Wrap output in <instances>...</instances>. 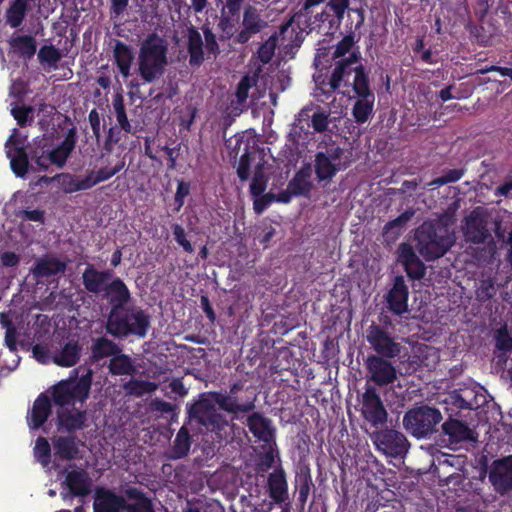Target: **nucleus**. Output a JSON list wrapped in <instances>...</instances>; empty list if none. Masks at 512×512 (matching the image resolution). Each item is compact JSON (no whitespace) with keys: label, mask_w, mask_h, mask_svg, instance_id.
Returning <instances> with one entry per match:
<instances>
[{"label":"nucleus","mask_w":512,"mask_h":512,"mask_svg":"<svg viewBox=\"0 0 512 512\" xmlns=\"http://www.w3.org/2000/svg\"><path fill=\"white\" fill-rule=\"evenodd\" d=\"M357 101L353 105L352 115L355 121L359 124H363L372 115L375 96L370 97H356Z\"/></svg>","instance_id":"45"},{"label":"nucleus","mask_w":512,"mask_h":512,"mask_svg":"<svg viewBox=\"0 0 512 512\" xmlns=\"http://www.w3.org/2000/svg\"><path fill=\"white\" fill-rule=\"evenodd\" d=\"M333 13L325 6L321 13L316 14L313 18H309L307 28L309 32L317 31L319 33L333 34L340 25H332Z\"/></svg>","instance_id":"36"},{"label":"nucleus","mask_w":512,"mask_h":512,"mask_svg":"<svg viewBox=\"0 0 512 512\" xmlns=\"http://www.w3.org/2000/svg\"><path fill=\"white\" fill-rule=\"evenodd\" d=\"M174 240L177 242L179 246L183 248V250L187 253H193L194 248L191 242L186 237V232L184 228L179 224H174L172 227Z\"/></svg>","instance_id":"64"},{"label":"nucleus","mask_w":512,"mask_h":512,"mask_svg":"<svg viewBox=\"0 0 512 512\" xmlns=\"http://www.w3.org/2000/svg\"><path fill=\"white\" fill-rule=\"evenodd\" d=\"M202 31H203V34H204L205 48H206L207 52L209 54L217 56L220 53V48H219V45L217 43V38H216L215 33L207 25H204L202 27Z\"/></svg>","instance_id":"63"},{"label":"nucleus","mask_w":512,"mask_h":512,"mask_svg":"<svg viewBox=\"0 0 512 512\" xmlns=\"http://www.w3.org/2000/svg\"><path fill=\"white\" fill-rule=\"evenodd\" d=\"M113 108L115 111L116 119L123 131L126 133L132 132V126L128 120L123 96L117 94L113 99Z\"/></svg>","instance_id":"50"},{"label":"nucleus","mask_w":512,"mask_h":512,"mask_svg":"<svg viewBox=\"0 0 512 512\" xmlns=\"http://www.w3.org/2000/svg\"><path fill=\"white\" fill-rule=\"evenodd\" d=\"M355 45V35L353 32L349 33L348 35L344 36L335 46V49L333 51L332 58L333 59H344L347 58L346 54L349 53V55L352 53V51H355L353 49V46ZM358 48H356L357 50Z\"/></svg>","instance_id":"53"},{"label":"nucleus","mask_w":512,"mask_h":512,"mask_svg":"<svg viewBox=\"0 0 512 512\" xmlns=\"http://www.w3.org/2000/svg\"><path fill=\"white\" fill-rule=\"evenodd\" d=\"M187 51L189 54V64L192 67H199L204 62L203 39L199 31L191 27L187 34Z\"/></svg>","instance_id":"32"},{"label":"nucleus","mask_w":512,"mask_h":512,"mask_svg":"<svg viewBox=\"0 0 512 512\" xmlns=\"http://www.w3.org/2000/svg\"><path fill=\"white\" fill-rule=\"evenodd\" d=\"M61 190L66 194H72L79 191L89 190V185L85 177H80L71 173H60L55 176Z\"/></svg>","instance_id":"39"},{"label":"nucleus","mask_w":512,"mask_h":512,"mask_svg":"<svg viewBox=\"0 0 512 512\" xmlns=\"http://www.w3.org/2000/svg\"><path fill=\"white\" fill-rule=\"evenodd\" d=\"M250 148V144L246 142L237 167V175L242 182L248 180L250 177Z\"/></svg>","instance_id":"56"},{"label":"nucleus","mask_w":512,"mask_h":512,"mask_svg":"<svg viewBox=\"0 0 512 512\" xmlns=\"http://www.w3.org/2000/svg\"><path fill=\"white\" fill-rule=\"evenodd\" d=\"M168 64V43L155 32L141 42L138 53L137 73L144 83L160 79Z\"/></svg>","instance_id":"6"},{"label":"nucleus","mask_w":512,"mask_h":512,"mask_svg":"<svg viewBox=\"0 0 512 512\" xmlns=\"http://www.w3.org/2000/svg\"><path fill=\"white\" fill-rule=\"evenodd\" d=\"M92 371L87 370L80 378L61 380L52 386L51 401L60 409L84 403L89 398L92 385Z\"/></svg>","instance_id":"8"},{"label":"nucleus","mask_w":512,"mask_h":512,"mask_svg":"<svg viewBox=\"0 0 512 512\" xmlns=\"http://www.w3.org/2000/svg\"><path fill=\"white\" fill-rule=\"evenodd\" d=\"M76 145V131L70 129L64 140L55 148L49 146L50 162L53 165L62 168L66 164Z\"/></svg>","instance_id":"27"},{"label":"nucleus","mask_w":512,"mask_h":512,"mask_svg":"<svg viewBox=\"0 0 512 512\" xmlns=\"http://www.w3.org/2000/svg\"><path fill=\"white\" fill-rule=\"evenodd\" d=\"M413 214V211H405L395 219L387 222L383 228V234L391 239L397 238Z\"/></svg>","instance_id":"47"},{"label":"nucleus","mask_w":512,"mask_h":512,"mask_svg":"<svg viewBox=\"0 0 512 512\" xmlns=\"http://www.w3.org/2000/svg\"><path fill=\"white\" fill-rule=\"evenodd\" d=\"M125 167V159L119 160L112 168L102 167L98 171L88 170L86 173V179L91 189L95 185L107 181L114 175L119 173Z\"/></svg>","instance_id":"42"},{"label":"nucleus","mask_w":512,"mask_h":512,"mask_svg":"<svg viewBox=\"0 0 512 512\" xmlns=\"http://www.w3.org/2000/svg\"><path fill=\"white\" fill-rule=\"evenodd\" d=\"M257 394L244 382L236 381L226 391L203 392L198 399L186 405L188 418L207 432L213 433L217 439H223L227 433L229 422L220 410L238 418L240 414H249L256 408Z\"/></svg>","instance_id":"1"},{"label":"nucleus","mask_w":512,"mask_h":512,"mask_svg":"<svg viewBox=\"0 0 512 512\" xmlns=\"http://www.w3.org/2000/svg\"><path fill=\"white\" fill-rule=\"evenodd\" d=\"M93 482L88 472L84 469H72L67 471L61 487L70 489L72 496L85 498L92 492Z\"/></svg>","instance_id":"20"},{"label":"nucleus","mask_w":512,"mask_h":512,"mask_svg":"<svg viewBox=\"0 0 512 512\" xmlns=\"http://www.w3.org/2000/svg\"><path fill=\"white\" fill-rule=\"evenodd\" d=\"M131 503L125 502L124 510L127 512H155L152 500L137 487H128L124 491Z\"/></svg>","instance_id":"31"},{"label":"nucleus","mask_w":512,"mask_h":512,"mask_svg":"<svg viewBox=\"0 0 512 512\" xmlns=\"http://www.w3.org/2000/svg\"><path fill=\"white\" fill-rule=\"evenodd\" d=\"M475 400L476 396L473 391L465 390L460 392L455 390L450 393L444 401L446 404V413L447 415L450 413H457V417H461V412L463 410H473L479 406Z\"/></svg>","instance_id":"25"},{"label":"nucleus","mask_w":512,"mask_h":512,"mask_svg":"<svg viewBox=\"0 0 512 512\" xmlns=\"http://www.w3.org/2000/svg\"><path fill=\"white\" fill-rule=\"evenodd\" d=\"M34 108L32 106H15L11 109V114L21 127L30 124L33 121Z\"/></svg>","instance_id":"59"},{"label":"nucleus","mask_w":512,"mask_h":512,"mask_svg":"<svg viewBox=\"0 0 512 512\" xmlns=\"http://www.w3.org/2000/svg\"><path fill=\"white\" fill-rule=\"evenodd\" d=\"M61 57V53L53 45H44L38 52V59L42 64L47 63L49 65H55L60 61Z\"/></svg>","instance_id":"58"},{"label":"nucleus","mask_w":512,"mask_h":512,"mask_svg":"<svg viewBox=\"0 0 512 512\" xmlns=\"http://www.w3.org/2000/svg\"><path fill=\"white\" fill-rule=\"evenodd\" d=\"M442 433L448 437L451 445L473 440V431L468 424L457 417V413H450L442 424Z\"/></svg>","instance_id":"21"},{"label":"nucleus","mask_w":512,"mask_h":512,"mask_svg":"<svg viewBox=\"0 0 512 512\" xmlns=\"http://www.w3.org/2000/svg\"><path fill=\"white\" fill-rule=\"evenodd\" d=\"M66 263L55 257H44L36 261L32 273L37 278H47L64 273Z\"/></svg>","instance_id":"34"},{"label":"nucleus","mask_w":512,"mask_h":512,"mask_svg":"<svg viewBox=\"0 0 512 512\" xmlns=\"http://www.w3.org/2000/svg\"><path fill=\"white\" fill-rule=\"evenodd\" d=\"M443 416L439 409L429 405L410 408L403 416L405 430L417 439L430 438L436 433Z\"/></svg>","instance_id":"9"},{"label":"nucleus","mask_w":512,"mask_h":512,"mask_svg":"<svg viewBox=\"0 0 512 512\" xmlns=\"http://www.w3.org/2000/svg\"><path fill=\"white\" fill-rule=\"evenodd\" d=\"M326 7L333 12L332 25H340L349 7V0H329Z\"/></svg>","instance_id":"57"},{"label":"nucleus","mask_w":512,"mask_h":512,"mask_svg":"<svg viewBox=\"0 0 512 512\" xmlns=\"http://www.w3.org/2000/svg\"><path fill=\"white\" fill-rule=\"evenodd\" d=\"M414 238L416 250L428 262L443 257L455 243L454 233L440 220L424 221Z\"/></svg>","instance_id":"4"},{"label":"nucleus","mask_w":512,"mask_h":512,"mask_svg":"<svg viewBox=\"0 0 512 512\" xmlns=\"http://www.w3.org/2000/svg\"><path fill=\"white\" fill-rule=\"evenodd\" d=\"M288 188L292 189L294 196L308 197L313 188V184L311 181H305L293 176V178L288 182Z\"/></svg>","instance_id":"60"},{"label":"nucleus","mask_w":512,"mask_h":512,"mask_svg":"<svg viewBox=\"0 0 512 512\" xmlns=\"http://www.w3.org/2000/svg\"><path fill=\"white\" fill-rule=\"evenodd\" d=\"M268 183V177L265 175L262 165H257L251 184H250V194L252 196H261L266 188Z\"/></svg>","instance_id":"54"},{"label":"nucleus","mask_w":512,"mask_h":512,"mask_svg":"<svg viewBox=\"0 0 512 512\" xmlns=\"http://www.w3.org/2000/svg\"><path fill=\"white\" fill-rule=\"evenodd\" d=\"M465 236L471 243L483 244L490 234L484 221L470 216L467 219Z\"/></svg>","instance_id":"44"},{"label":"nucleus","mask_w":512,"mask_h":512,"mask_svg":"<svg viewBox=\"0 0 512 512\" xmlns=\"http://www.w3.org/2000/svg\"><path fill=\"white\" fill-rule=\"evenodd\" d=\"M17 130L9 136L5 143L6 154L10 160L12 172L20 178L26 176L31 170L30 144H25V139L16 136Z\"/></svg>","instance_id":"12"},{"label":"nucleus","mask_w":512,"mask_h":512,"mask_svg":"<svg viewBox=\"0 0 512 512\" xmlns=\"http://www.w3.org/2000/svg\"><path fill=\"white\" fill-rule=\"evenodd\" d=\"M31 171H47L50 162L49 144L46 139H40L30 144Z\"/></svg>","instance_id":"29"},{"label":"nucleus","mask_w":512,"mask_h":512,"mask_svg":"<svg viewBox=\"0 0 512 512\" xmlns=\"http://www.w3.org/2000/svg\"><path fill=\"white\" fill-rule=\"evenodd\" d=\"M315 83L327 97L341 87L351 88L354 98L375 96L371 88L369 71L361 63L359 49L352 51L347 58L335 61L328 80L318 76Z\"/></svg>","instance_id":"2"},{"label":"nucleus","mask_w":512,"mask_h":512,"mask_svg":"<svg viewBox=\"0 0 512 512\" xmlns=\"http://www.w3.org/2000/svg\"><path fill=\"white\" fill-rule=\"evenodd\" d=\"M150 326L149 316L140 308L123 307L109 311L106 321V332L113 337L135 335L145 337Z\"/></svg>","instance_id":"7"},{"label":"nucleus","mask_w":512,"mask_h":512,"mask_svg":"<svg viewBox=\"0 0 512 512\" xmlns=\"http://www.w3.org/2000/svg\"><path fill=\"white\" fill-rule=\"evenodd\" d=\"M397 260L411 280H421L426 274V266L409 243H401L397 250Z\"/></svg>","instance_id":"18"},{"label":"nucleus","mask_w":512,"mask_h":512,"mask_svg":"<svg viewBox=\"0 0 512 512\" xmlns=\"http://www.w3.org/2000/svg\"><path fill=\"white\" fill-rule=\"evenodd\" d=\"M366 340L376 356L391 359L399 356L401 352V345L381 325L372 323L367 329Z\"/></svg>","instance_id":"14"},{"label":"nucleus","mask_w":512,"mask_h":512,"mask_svg":"<svg viewBox=\"0 0 512 512\" xmlns=\"http://www.w3.org/2000/svg\"><path fill=\"white\" fill-rule=\"evenodd\" d=\"M361 415L363 419L374 428H380L386 425L388 412L376 389L369 386L362 394Z\"/></svg>","instance_id":"13"},{"label":"nucleus","mask_w":512,"mask_h":512,"mask_svg":"<svg viewBox=\"0 0 512 512\" xmlns=\"http://www.w3.org/2000/svg\"><path fill=\"white\" fill-rule=\"evenodd\" d=\"M409 288L405 282L404 276L397 275L394 278L392 287L385 295L387 308L397 316L408 312Z\"/></svg>","instance_id":"17"},{"label":"nucleus","mask_w":512,"mask_h":512,"mask_svg":"<svg viewBox=\"0 0 512 512\" xmlns=\"http://www.w3.org/2000/svg\"><path fill=\"white\" fill-rule=\"evenodd\" d=\"M278 34L273 33L257 50L258 58L263 64L269 63L277 48Z\"/></svg>","instance_id":"52"},{"label":"nucleus","mask_w":512,"mask_h":512,"mask_svg":"<svg viewBox=\"0 0 512 512\" xmlns=\"http://www.w3.org/2000/svg\"><path fill=\"white\" fill-rule=\"evenodd\" d=\"M495 347L502 352L512 351V337L509 335L506 327H502L496 331Z\"/></svg>","instance_id":"62"},{"label":"nucleus","mask_w":512,"mask_h":512,"mask_svg":"<svg viewBox=\"0 0 512 512\" xmlns=\"http://www.w3.org/2000/svg\"><path fill=\"white\" fill-rule=\"evenodd\" d=\"M90 350V360L93 363H97L106 357H112L114 354L121 352V348L114 341L105 336L94 338Z\"/></svg>","instance_id":"33"},{"label":"nucleus","mask_w":512,"mask_h":512,"mask_svg":"<svg viewBox=\"0 0 512 512\" xmlns=\"http://www.w3.org/2000/svg\"><path fill=\"white\" fill-rule=\"evenodd\" d=\"M108 370L114 376L132 375L136 371L131 357L122 353V351L111 357Z\"/></svg>","instance_id":"40"},{"label":"nucleus","mask_w":512,"mask_h":512,"mask_svg":"<svg viewBox=\"0 0 512 512\" xmlns=\"http://www.w3.org/2000/svg\"><path fill=\"white\" fill-rule=\"evenodd\" d=\"M345 150L333 143L327 145L325 150L318 151L314 158V172L319 184L326 186L338 172L346 170L350 161L344 160Z\"/></svg>","instance_id":"10"},{"label":"nucleus","mask_w":512,"mask_h":512,"mask_svg":"<svg viewBox=\"0 0 512 512\" xmlns=\"http://www.w3.org/2000/svg\"><path fill=\"white\" fill-rule=\"evenodd\" d=\"M29 0H14L6 10V22L12 28H18L22 25L27 12L30 9Z\"/></svg>","instance_id":"43"},{"label":"nucleus","mask_w":512,"mask_h":512,"mask_svg":"<svg viewBox=\"0 0 512 512\" xmlns=\"http://www.w3.org/2000/svg\"><path fill=\"white\" fill-rule=\"evenodd\" d=\"M123 497L110 490H98L93 504L94 512H121L124 510Z\"/></svg>","instance_id":"28"},{"label":"nucleus","mask_w":512,"mask_h":512,"mask_svg":"<svg viewBox=\"0 0 512 512\" xmlns=\"http://www.w3.org/2000/svg\"><path fill=\"white\" fill-rule=\"evenodd\" d=\"M87 412L81 409L62 408L57 411V430L65 431L69 435L74 432L83 430L86 427Z\"/></svg>","instance_id":"22"},{"label":"nucleus","mask_w":512,"mask_h":512,"mask_svg":"<svg viewBox=\"0 0 512 512\" xmlns=\"http://www.w3.org/2000/svg\"><path fill=\"white\" fill-rule=\"evenodd\" d=\"M9 44L13 52L24 59H31L37 50L36 39L31 35L14 36Z\"/></svg>","instance_id":"38"},{"label":"nucleus","mask_w":512,"mask_h":512,"mask_svg":"<svg viewBox=\"0 0 512 512\" xmlns=\"http://www.w3.org/2000/svg\"><path fill=\"white\" fill-rule=\"evenodd\" d=\"M157 384L147 380L130 379L122 385L123 390L129 396L142 397L157 389Z\"/></svg>","instance_id":"46"},{"label":"nucleus","mask_w":512,"mask_h":512,"mask_svg":"<svg viewBox=\"0 0 512 512\" xmlns=\"http://www.w3.org/2000/svg\"><path fill=\"white\" fill-rule=\"evenodd\" d=\"M295 485L298 489V500L301 504H305L309 493L311 486L313 485L312 482V476H311V469L308 464L306 463H300L296 467L295 471Z\"/></svg>","instance_id":"35"},{"label":"nucleus","mask_w":512,"mask_h":512,"mask_svg":"<svg viewBox=\"0 0 512 512\" xmlns=\"http://www.w3.org/2000/svg\"><path fill=\"white\" fill-rule=\"evenodd\" d=\"M55 458L62 461L75 460L79 455V440L75 435L55 436L52 438Z\"/></svg>","instance_id":"26"},{"label":"nucleus","mask_w":512,"mask_h":512,"mask_svg":"<svg viewBox=\"0 0 512 512\" xmlns=\"http://www.w3.org/2000/svg\"><path fill=\"white\" fill-rule=\"evenodd\" d=\"M246 0H223L222 7L220 8V16L218 20L223 23L231 24L234 17L237 18L238 12L243 10Z\"/></svg>","instance_id":"48"},{"label":"nucleus","mask_w":512,"mask_h":512,"mask_svg":"<svg viewBox=\"0 0 512 512\" xmlns=\"http://www.w3.org/2000/svg\"><path fill=\"white\" fill-rule=\"evenodd\" d=\"M0 324L3 328H5V345L9 348L10 351L14 352L17 350V328L13 324V322L7 318L5 315H1Z\"/></svg>","instance_id":"55"},{"label":"nucleus","mask_w":512,"mask_h":512,"mask_svg":"<svg viewBox=\"0 0 512 512\" xmlns=\"http://www.w3.org/2000/svg\"><path fill=\"white\" fill-rule=\"evenodd\" d=\"M494 491L505 495L512 490V455L494 460L488 472Z\"/></svg>","instance_id":"15"},{"label":"nucleus","mask_w":512,"mask_h":512,"mask_svg":"<svg viewBox=\"0 0 512 512\" xmlns=\"http://www.w3.org/2000/svg\"><path fill=\"white\" fill-rule=\"evenodd\" d=\"M325 1L326 0H305L300 10L295 12L288 21L281 24L279 28L280 34H284L293 23H297L299 25L301 22V18L308 17V15L310 14V9L312 7L324 3Z\"/></svg>","instance_id":"49"},{"label":"nucleus","mask_w":512,"mask_h":512,"mask_svg":"<svg viewBox=\"0 0 512 512\" xmlns=\"http://www.w3.org/2000/svg\"><path fill=\"white\" fill-rule=\"evenodd\" d=\"M191 447V436L186 427H181L176 434L172 448L169 453V458L178 460L188 455Z\"/></svg>","instance_id":"41"},{"label":"nucleus","mask_w":512,"mask_h":512,"mask_svg":"<svg viewBox=\"0 0 512 512\" xmlns=\"http://www.w3.org/2000/svg\"><path fill=\"white\" fill-rule=\"evenodd\" d=\"M51 399L46 393H40L27 414V424L31 430L40 429L52 413Z\"/></svg>","instance_id":"24"},{"label":"nucleus","mask_w":512,"mask_h":512,"mask_svg":"<svg viewBox=\"0 0 512 512\" xmlns=\"http://www.w3.org/2000/svg\"><path fill=\"white\" fill-rule=\"evenodd\" d=\"M34 456L43 467H47L50 464L51 446L49 441L45 437L39 436L36 439L34 447Z\"/></svg>","instance_id":"51"},{"label":"nucleus","mask_w":512,"mask_h":512,"mask_svg":"<svg viewBox=\"0 0 512 512\" xmlns=\"http://www.w3.org/2000/svg\"><path fill=\"white\" fill-rule=\"evenodd\" d=\"M268 27L262 11L252 5H247L243 11L238 12L237 18L231 20V24L217 22L220 41H232L235 44L245 45L257 34Z\"/></svg>","instance_id":"5"},{"label":"nucleus","mask_w":512,"mask_h":512,"mask_svg":"<svg viewBox=\"0 0 512 512\" xmlns=\"http://www.w3.org/2000/svg\"><path fill=\"white\" fill-rule=\"evenodd\" d=\"M85 290L105 300L110 311L125 307L131 301V292L120 277H113L111 270H98L88 264L82 273Z\"/></svg>","instance_id":"3"},{"label":"nucleus","mask_w":512,"mask_h":512,"mask_svg":"<svg viewBox=\"0 0 512 512\" xmlns=\"http://www.w3.org/2000/svg\"><path fill=\"white\" fill-rule=\"evenodd\" d=\"M387 359L376 355H369L366 359L365 364L370 380L378 386L392 384L397 378L395 367Z\"/></svg>","instance_id":"16"},{"label":"nucleus","mask_w":512,"mask_h":512,"mask_svg":"<svg viewBox=\"0 0 512 512\" xmlns=\"http://www.w3.org/2000/svg\"><path fill=\"white\" fill-rule=\"evenodd\" d=\"M244 424L251 434L258 440L270 445L275 440V429L272 426V420L265 417L262 413L250 412Z\"/></svg>","instance_id":"19"},{"label":"nucleus","mask_w":512,"mask_h":512,"mask_svg":"<svg viewBox=\"0 0 512 512\" xmlns=\"http://www.w3.org/2000/svg\"><path fill=\"white\" fill-rule=\"evenodd\" d=\"M371 439L376 449L391 458H402L408 452L409 442L405 435L395 429L385 428L373 432Z\"/></svg>","instance_id":"11"},{"label":"nucleus","mask_w":512,"mask_h":512,"mask_svg":"<svg viewBox=\"0 0 512 512\" xmlns=\"http://www.w3.org/2000/svg\"><path fill=\"white\" fill-rule=\"evenodd\" d=\"M113 57L120 74L123 78L127 79L131 75V67L135 58L131 46L116 40L113 48Z\"/></svg>","instance_id":"30"},{"label":"nucleus","mask_w":512,"mask_h":512,"mask_svg":"<svg viewBox=\"0 0 512 512\" xmlns=\"http://www.w3.org/2000/svg\"><path fill=\"white\" fill-rule=\"evenodd\" d=\"M81 347L77 341H69L65 343L62 349L53 357L55 364L61 367H72L80 359Z\"/></svg>","instance_id":"37"},{"label":"nucleus","mask_w":512,"mask_h":512,"mask_svg":"<svg viewBox=\"0 0 512 512\" xmlns=\"http://www.w3.org/2000/svg\"><path fill=\"white\" fill-rule=\"evenodd\" d=\"M250 141L245 139L243 134H235L233 137L225 140V146L229 150L230 157L236 158L240 152L243 153V148L245 147V143Z\"/></svg>","instance_id":"61"},{"label":"nucleus","mask_w":512,"mask_h":512,"mask_svg":"<svg viewBox=\"0 0 512 512\" xmlns=\"http://www.w3.org/2000/svg\"><path fill=\"white\" fill-rule=\"evenodd\" d=\"M267 489L273 503L278 505L290 503L286 472L281 465L268 475Z\"/></svg>","instance_id":"23"}]
</instances>
